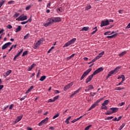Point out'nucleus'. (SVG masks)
<instances>
[{
    "label": "nucleus",
    "mask_w": 130,
    "mask_h": 130,
    "mask_svg": "<svg viewBox=\"0 0 130 130\" xmlns=\"http://www.w3.org/2000/svg\"><path fill=\"white\" fill-rule=\"evenodd\" d=\"M121 118H122V116H119L117 120V121H119V120H120V119H121Z\"/></svg>",
    "instance_id": "obj_52"
},
{
    "label": "nucleus",
    "mask_w": 130,
    "mask_h": 130,
    "mask_svg": "<svg viewBox=\"0 0 130 130\" xmlns=\"http://www.w3.org/2000/svg\"><path fill=\"white\" fill-rule=\"evenodd\" d=\"M102 71H103V68L102 67H101L98 69H97L96 70H95L92 74H91V75L88 77V78L86 80L85 83H86V84H88L89 82H91V80H92V78H93V77H94L95 75H97V74H99L100 72H102Z\"/></svg>",
    "instance_id": "obj_1"
},
{
    "label": "nucleus",
    "mask_w": 130,
    "mask_h": 130,
    "mask_svg": "<svg viewBox=\"0 0 130 130\" xmlns=\"http://www.w3.org/2000/svg\"><path fill=\"white\" fill-rule=\"evenodd\" d=\"M29 36H30V34H27L26 35H25L24 37V40H27V39L29 38Z\"/></svg>",
    "instance_id": "obj_29"
},
{
    "label": "nucleus",
    "mask_w": 130,
    "mask_h": 130,
    "mask_svg": "<svg viewBox=\"0 0 130 130\" xmlns=\"http://www.w3.org/2000/svg\"><path fill=\"white\" fill-rule=\"evenodd\" d=\"M71 118H72L71 116H69V118H68L65 121V122H66V123H67V124H69V123H70V119H71Z\"/></svg>",
    "instance_id": "obj_28"
},
{
    "label": "nucleus",
    "mask_w": 130,
    "mask_h": 130,
    "mask_svg": "<svg viewBox=\"0 0 130 130\" xmlns=\"http://www.w3.org/2000/svg\"><path fill=\"white\" fill-rule=\"evenodd\" d=\"M76 40H77V39H76V38L72 39L71 40H70L69 42H68L67 43H66L64 45L63 47L64 48V47H68V46H70V45H71V44L75 43V41H76Z\"/></svg>",
    "instance_id": "obj_4"
},
{
    "label": "nucleus",
    "mask_w": 130,
    "mask_h": 130,
    "mask_svg": "<svg viewBox=\"0 0 130 130\" xmlns=\"http://www.w3.org/2000/svg\"><path fill=\"white\" fill-rule=\"evenodd\" d=\"M7 28L8 29H12V28H13V26H12V25H11L10 24H8L7 25Z\"/></svg>",
    "instance_id": "obj_42"
},
{
    "label": "nucleus",
    "mask_w": 130,
    "mask_h": 130,
    "mask_svg": "<svg viewBox=\"0 0 130 130\" xmlns=\"http://www.w3.org/2000/svg\"><path fill=\"white\" fill-rule=\"evenodd\" d=\"M27 130H32V128L29 127H27Z\"/></svg>",
    "instance_id": "obj_64"
},
{
    "label": "nucleus",
    "mask_w": 130,
    "mask_h": 130,
    "mask_svg": "<svg viewBox=\"0 0 130 130\" xmlns=\"http://www.w3.org/2000/svg\"><path fill=\"white\" fill-rule=\"evenodd\" d=\"M26 97H27V95H25V96H24L21 98L20 99V101H22V100H24V99H25V98H26Z\"/></svg>",
    "instance_id": "obj_49"
},
{
    "label": "nucleus",
    "mask_w": 130,
    "mask_h": 130,
    "mask_svg": "<svg viewBox=\"0 0 130 130\" xmlns=\"http://www.w3.org/2000/svg\"><path fill=\"white\" fill-rule=\"evenodd\" d=\"M123 89H124V87H117L115 90L120 91V90H123Z\"/></svg>",
    "instance_id": "obj_35"
},
{
    "label": "nucleus",
    "mask_w": 130,
    "mask_h": 130,
    "mask_svg": "<svg viewBox=\"0 0 130 130\" xmlns=\"http://www.w3.org/2000/svg\"><path fill=\"white\" fill-rule=\"evenodd\" d=\"M122 83L123 82L122 81H121V82H120L119 84H116V86H120V85H121Z\"/></svg>",
    "instance_id": "obj_58"
},
{
    "label": "nucleus",
    "mask_w": 130,
    "mask_h": 130,
    "mask_svg": "<svg viewBox=\"0 0 130 130\" xmlns=\"http://www.w3.org/2000/svg\"><path fill=\"white\" fill-rule=\"evenodd\" d=\"M92 126V125H89L85 128L84 130H89L90 128Z\"/></svg>",
    "instance_id": "obj_40"
},
{
    "label": "nucleus",
    "mask_w": 130,
    "mask_h": 130,
    "mask_svg": "<svg viewBox=\"0 0 130 130\" xmlns=\"http://www.w3.org/2000/svg\"><path fill=\"white\" fill-rule=\"evenodd\" d=\"M109 103V100H105L103 104H102V106H105V105H108Z\"/></svg>",
    "instance_id": "obj_21"
},
{
    "label": "nucleus",
    "mask_w": 130,
    "mask_h": 130,
    "mask_svg": "<svg viewBox=\"0 0 130 130\" xmlns=\"http://www.w3.org/2000/svg\"><path fill=\"white\" fill-rule=\"evenodd\" d=\"M48 122V117H46L45 119L42 120L39 124V126H41L43 125V124H45L46 123H47Z\"/></svg>",
    "instance_id": "obj_7"
},
{
    "label": "nucleus",
    "mask_w": 130,
    "mask_h": 130,
    "mask_svg": "<svg viewBox=\"0 0 130 130\" xmlns=\"http://www.w3.org/2000/svg\"><path fill=\"white\" fill-rule=\"evenodd\" d=\"M10 45H12V43H11V42L7 43L2 46V49H3V50H4L6 49V48H8V47H9V46H10Z\"/></svg>",
    "instance_id": "obj_9"
},
{
    "label": "nucleus",
    "mask_w": 130,
    "mask_h": 130,
    "mask_svg": "<svg viewBox=\"0 0 130 130\" xmlns=\"http://www.w3.org/2000/svg\"><path fill=\"white\" fill-rule=\"evenodd\" d=\"M51 19V21L53 24L54 23H57L58 22H60L61 21V19L60 17H54V18H50Z\"/></svg>",
    "instance_id": "obj_5"
},
{
    "label": "nucleus",
    "mask_w": 130,
    "mask_h": 130,
    "mask_svg": "<svg viewBox=\"0 0 130 130\" xmlns=\"http://www.w3.org/2000/svg\"><path fill=\"white\" fill-rule=\"evenodd\" d=\"M88 30H89V27H84L80 31H88Z\"/></svg>",
    "instance_id": "obj_27"
},
{
    "label": "nucleus",
    "mask_w": 130,
    "mask_h": 130,
    "mask_svg": "<svg viewBox=\"0 0 130 130\" xmlns=\"http://www.w3.org/2000/svg\"><path fill=\"white\" fill-rule=\"evenodd\" d=\"M124 104H125V103L122 102V103L119 104V105H120V106H122L123 105H124Z\"/></svg>",
    "instance_id": "obj_50"
},
{
    "label": "nucleus",
    "mask_w": 130,
    "mask_h": 130,
    "mask_svg": "<svg viewBox=\"0 0 130 130\" xmlns=\"http://www.w3.org/2000/svg\"><path fill=\"white\" fill-rule=\"evenodd\" d=\"M76 121H77V120H76V119H75L74 120L72 121L71 122H72V123H75V122H76Z\"/></svg>",
    "instance_id": "obj_59"
},
{
    "label": "nucleus",
    "mask_w": 130,
    "mask_h": 130,
    "mask_svg": "<svg viewBox=\"0 0 130 130\" xmlns=\"http://www.w3.org/2000/svg\"><path fill=\"white\" fill-rule=\"evenodd\" d=\"M124 54H126V51H124V52H122V53H120L119 54V56H120V57L123 56V55H124Z\"/></svg>",
    "instance_id": "obj_30"
},
{
    "label": "nucleus",
    "mask_w": 130,
    "mask_h": 130,
    "mask_svg": "<svg viewBox=\"0 0 130 130\" xmlns=\"http://www.w3.org/2000/svg\"><path fill=\"white\" fill-rule=\"evenodd\" d=\"M22 30V27L21 25H18V27L16 28L15 32L16 33H18V32H20Z\"/></svg>",
    "instance_id": "obj_20"
},
{
    "label": "nucleus",
    "mask_w": 130,
    "mask_h": 130,
    "mask_svg": "<svg viewBox=\"0 0 130 130\" xmlns=\"http://www.w3.org/2000/svg\"><path fill=\"white\" fill-rule=\"evenodd\" d=\"M111 110H112L113 113H115V112H117L118 111V108H111Z\"/></svg>",
    "instance_id": "obj_18"
},
{
    "label": "nucleus",
    "mask_w": 130,
    "mask_h": 130,
    "mask_svg": "<svg viewBox=\"0 0 130 130\" xmlns=\"http://www.w3.org/2000/svg\"><path fill=\"white\" fill-rule=\"evenodd\" d=\"M22 118H23V115L18 116L15 121V123L19 122V121H20V120H21V119H22Z\"/></svg>",
    "instance_id": "obj_14"
},
{
    "label": "nucleus",
    "mask_w": 130,
    "mask_h": 130,
    "mask_svg": "<svg viewBox=\"0 0 130 130\" xmlns=\"http://www.w3.org/2000/svg\"><path fill=\"white\" fill-rule=\"evenodd\" d=\"M86 89H88V90L90 91V90H92V89H94V87L92 85H89L87 87H86Z\"/></svg>",
    "instance_id": "obj_25"
},
{
    "label": "nucleus",
    "mask_w": 130,
    "mask_h": 130,
    "mask_svg": "<svg viewBox=\"0 0 130 130\" xmlns=\"http://www.w3.org/2000/svg\"><path fill=\"white\" fill-rule=\"evenodd\" d=\"M49 129L53 130V129H54V127H53V126H51L49 127Z\"/></svg>",
    "instance_id": "obj_63"
},
{
    "label": "nucleus",
    "mask_w": 130,
    "mask_h": 130,
    "mask_svg": "<svg viewBox=\"0 0 130 130\" xmlns=\"http://www.w3.org/2000/svg\"><path fill=\"white\" fill-rule=\"evenodd\" d=\"M13 107H14V105L13 104H11L9 107V109L12 110L13 109Z\"/></svg>",
    "instance_id": "obj_47"
},
{
    "label": "nucleus",
    "mask_w": 130,
    "mask_h": 130,
    "mask_svg": "<svg viewBox=\"0 0 130 130\" xmlns=\"http://www.w3.org/2000/svg\"><path fill=\"white\" fill-rule=\"evenodd\" d=\"M15 1H10L8 3V5H13V3H14Z\"/></svg>",
    "instance_id": "obj_41"
},
{
    "label": "nucleus",
    "mask_w": 130,
    "mask_h": 130,
    "mask_svg": "<svg viewBox=\"0 0 130 130\" xmlns=\"http://www.w3.org/2000/svg\"><path fill=\"white\" fill-rule=\"evenodd\" d=\"M91 96H92V97H94V96H95V95H96V92H94L93 94H92V92L90 93Z\"/></svg>",
    "instance_id": "obj_46"
},
{
    "label": "nucleus",
    "mask_w": 130,
    "mask_h": 130,
    "mask_svg": "<svg viewBox=\"0 0 130 130\" xmlns=\"http://www.w3.org/2000/svg\"><path fill=\"white\" fill-rule=\"evenodd\" d=\"M104 54V51L100 53L98 56L95 57L96 59H99L101 57H102V55Z\"/></svg>",
    "instance_id": "obj_15"
},
{
    "label": "nucleus",
    "mask_w": 130,
    "mask_h": 130,
    "mask_svg": "<svg viewBox=\"0 0 130 130\" xmlns=\"http://www.w3.org/2000/svg\"><path fill=\"white\" fill-rule=\"evenodd\" d=\"M58 98H59V96H58V95L54 97L53 99H54V101H55V100H57Z\"/></svg>",
    "instance_id": "obj_44"
},
{
    "label": "nucleus",
    "mask_w": 130,
    "mask_h": 130,
    "mask_svg": "<svg viewBox=\"0 0 130 130\" xmlns=\"http://www.w3.org/2000/svg\"><path fill=\"white\" fill-rule=\"evenodd\" d=\"M58 116H59V113H57L56 115H55V116H54L53 117V119H55V118L58 117Z\"/></svg>",
    "instance_id": "obj_38"
},
{
    "label": "nucleus",
    "mask_w": 130,
    "mask_h": 130,
    "mask_svg": "<svg viewBox=\"0 0 130 130\" xmlns=\"http://www.w3.org/2000/svg\"><path fill=\"white\" fill-rule=\"evenodd\" d=\"M92 71V69H89L87 70H86L82 75V76H81L80 80L81 81H82V80H83V79H84V78H85V77H86V76H88V75L89 74V73H90V72H91Z\"/></svg>",
    "instance_id": "obj_6"
},
{
    "label": "nucleus",
    "mask_w": 130,
    "mask_h": 130,
    "mask_svg": "<svg viewBox=\"0 0 130 130\" xmlns=\"http://www.w3.org/2000/svg\"><path fill=\"white\" fill-rule=\"evenodd\" d=\"M5 3H6V1L5 0H2L1 2H0V8H2V7H3V5H4V4H5Z\"/></svg>",
    "instance_id": "obj_31"
},
{
    "label": "nucleus",
    "mask_w": 130,
    "mask_h": 130,
    "mask_svg": "<svg viewBox=\"0 0 130 130\" xmlns=\"http://www.w3.org/2000/svg\"><path fill=\"white\" fill-rule=\"evenodd\" d=\"M3 88H4V85H0V91L1 90H2Z\"/></svg>",
    "instance_id": "obj_60"
},
{
    "label": "nucleus",
    "mask_w": 130,
    "mask_h": 130,
    "mask_svg": "<svg viewBox=\"0 0 130 130\" xmlns=\"http://www.w3.org/2000/svg\"><path fill=\"white\" fill-rule=\"evenodd\" d=\"M113 113L112 112V110H111V108H110L109 110H108L106 113H105V114L106 115H110V114H112Z\"/></svg>",
    "instance_id": "obj_19"
},
{
    "label": "nucleus",
    "mask_w": 130,
    "mask_h": 130,
    "mask_svg": "<svg viewBox=\"0 0 130 130\" xmlns=\"http://www.w3.org/2000/svg\"><path fill=\"white\" fill-rule=\"evenodd\" d=\"M125 126V123H123L119 128V130H121L122 129V128H123V127H124V126Z\"/></svg>",
    "instance_id": "obj_32"
},
{
    "label": "nucleus",
    "mask_w": 130,
    "mask_h": 130,
    "mask_svg": "<svg viewBox=\"0 0 130 130\" xmlns=\"http://www.w3.org/2000/svg\"><path fill=\"white\" fill-rule=\"evenodd\" d=\"M91 5H87L86 7H85V10L86 11H88V10H90V9H91Z\"/></svg>",
    "instance_id": "obj_34"
},
{
    "label": "nucleus",
    "mask_w": 130,
    "mask_h": 130,
    "mask_svg": "<svg viewBox=\"0 0 130 130\" xmlns=\"http://www.w3.org/2000/svg\"><path fill=\"white\" fill-rule=\"evenodd\" d=\"M20 16V13H15L14 15V18H18Z\"/></svg>",
    "instance_id": "obj_39"
},
{
    "label": "nucleus",
    "mask_w": 130,
    "mask_h": 130,
    "mask_svg": "<svg viewBox=\"0 0 130 130\" xmlns=\"http://www.w3.org/2000/svg\"><path fill=\"white\" fill-rule=\"evenodd\" d=\"M32 21V19H31V17H30V18L27 20L26 21H22L21 22V24L22 25H25V24H27V23H28V22H29V23H31V22Z\"/></svg>",
    "instance_id": "obj_16"
},
{
    "label": "nucleus",
    "mask_w": 130,
    "mask_h": 130,
    "mask_svg": "<svg viewBox=\"0 0 130 130\" xmlns=\"http://www.w3.org/2000/svg\"><path fill=\"white\" fill-rule=\"evenodd\" d=\"M27 54H28V51H25L23 53L22 56H26Z\"/></svg>",
    "instance_id": "obj_33"
},
{
    "label": "nucleus",
    "mask_w": 130,
    "mask_h": 130,
    "mask_svg": "<svg viewBox=\"0 0 130 130\" xmlns=\"http://www.w3.org/2000/svg\"><path fill=\"white\" fill-rule=\"evenodd\" d=\"M104 35H111V31H107L104 33Z\"/></svg>",
    "instance_id": "obj_36"
},
{
    "label": "nucleus",
    "mask_w": 130,
    "mask_h": 130,
    "mask_svg": "<svg viewBox=\"0 0 130 130\" xmlns=\"http://www.w3.org/2000/svg\"><path fill=\"white\" fill-rule=\"evenodd\" d=\"M51 5V3H48V4L47 5V7L49 9H50V6Z\"/></svg>",
    "instance_id": "obj_45"
},
{
    "label": "nucleus",
    "mask_w": 130,
    "mask_h": 130,
    "mask_svg": "<svg viewBox=\"0 0 130 130\" xmlns=\"http://www.w3.org/2000/svg\"><path fill=\"white\" fill-rule=\"evenodd\" d=\"M104 100V98H101L99 100H98L89 109L88 111H90V110H91V109H93L94 108H95L96 107V106H97V105H98V103H99L100 102H101V101Z\"/></svg>",
    "instance_id": "obj_2"
},
{
    "label": "nucleus",
    "mask_w": 130,
    "mask_h": 130,
    "mask_svg": "<svg viewBox=\"0 0 130 130\" xmlns=\"http://www.w3.org/2000/svg\"><path fill=\"white\" fill-rule=\"evenodd\" d=\"M43 41L40 40L38 41L36 44H35V46L34 47V49H36L37 47H39L40 46V44L42 43Z\"/></svg>",
    "instance_id": "obj_10"
},
{
    "label": "nucleus",
    "mask_w": 130,
    "mask_h": 130,
    "mask_svg": "<svg viewBox=\"0 0 130 130\" xmlns=\"http://www.w3.org/2000/svg\"><path fill=\"white\" fill-rule=\"evenodd\" d=\"M54 99L52 100V99H50L49 100V102H50V103H51V102H54Z\"/></svg>",
    "instance_id": "obj_48"
},
{
    "label": "nucleus",
    "mask_w": 130,
    "mask_h": 130,
    "mask_svg": "<svg viewBox=\"0 0 130 130\" xmlns=\"http://www.w3.org/2000/svg\"><path fill=\"white\" fill-rule=\"evenodd\" d=\"M98 29H95V30H94L92 33H91V34L93 35H94V34H95V32H97V30H98Z\"/></svg>",
    "instance_id": "obj_56"
},
{
    "label": "nucleus",
    "mask_w": 130,
    "mask_h": 130,
    "mask_svg": "<svg viewBox=\"0 0 130 130\" xmlns=\"http://www.w3.org/2000/svg\"><path fill=\"white\" fill-rule=\"evenodd\" d=\"M116 36H117V34H115L112 36H107V38H110V39L114 38V37H116Z\"/></svg>",
    "instance_id": "obj_24"
},
{
    "label": "nucleus",
    "mask_w": 130,
    "mask_h": 130,
    "mask_svg": "<svg viewBox=\"0 0 130 130\" xmlns=\"http://www.w3.org/2000/svg\"><path fill=\"white\" fill-rule=\"evenodd\" d=\"M30 8H31V6H27L25 8V10H26V11H28V10H30Z\"/></svg>",
    "instance_id": "obj_51"
},
{
    "label": "nucleus",
    "mask_w": 130,
    "mask_h": 130,
    "mask_svg": "<svg viewBox=\"0 0 130 130\" xmlns=\"http://www.w3.org/2000/svg\"><path fill=\"white\" fill-rule=\"evenodd\" d=\"M81 89H82V87H80L76 91H74V93L70 95V98H72V97H74V96H75L76 95V94H77V93H79V92H80V91H81Z\"/></svg>",
    "instance_id": "obj_13"
},
{
    "label": "nucleus",
    "mask_w": 130,
    "mask_h": 130,
    "mask_svg": "<svg viewBox=\"0 0 130 130\" xmlns=\"http://www.w3.org/2000/svg\"><path fill=\"white\" fill-rule=\"evenodd\" d=\"M119 69H120V68L119 67H117L116 69H115V70L110 71L108 76H107V79H108V78H109V77H111V76H112V75H115L117 74V73H118V70H119Z\"/></svg>",
    "instance_id": "obj_3"
},
{
    "label": "nucleus",
    "mask_w": 130,
    "mask_h": 130,
    "mask_svg": "<svg viewBox=\"0 0 130 130\" xmlns=\"http://www.w3.org/2000/svg\"><path fill=\"white\" fill-rule=\"evenodd\" d=\"M107 25H109V21H102L101 24V27H104V26H107Z\"/></svg>",
    "instance_id": "obj_12"
},
{
    "label": "nucleus",
    "mask_w": 130,
    "mask_h": 130,
    "mask_svg": "<svg viewBox=\"0 0 130 130\" xmlns=\"http://www.w3.org/2000/svg\"><path fill=\"white\" fill-rule=\"evenodd\" d=\"M45 79H46V76H43L40 78V81H41V82H43V81H44V80H45Z\"/></svg>",
    "instance_id": "obj_26"
},
{
    "label": "nucleus",
    "mask_w": 130,
    "mask_h": 130,
    "mask_svg": "<svg viewBox=\"0 0 130 130\" xmlns=\"http://www.w3.org/2000/svg\"><path fill=\"white\" fill-rule=\"evenodd\" d=\"M101 109H104L105 110H107V109H108L107 106H103L102 107H101Z\"/></svg>",
    "instance_id": "obj_37"
},
{
    "label": "nucleus",
    "mask_w": 130,
    "mask_h": 130,
    "mask_svg": "<svg viewBox=\"0 0 130 130\" xmlns=\"http://www.w3.org/2000/svg\"><path fill=\"white\" fill-rule=\"evenodd\" d=\"M36 66V64L33 63L29 68H28L27 71H28V72H30V71H31V70H32V69H33V68H34Z\"/></svg>",
    "instance_id": "obj_23"
},
{
    "label": "nucleus",
    "mask_w": 130,
    "mask_h": 130,
    "mask_svg": "<svg viewBox=\"0 0 130 130\" xmlns=\"http://www.w3.org/2000/svg\"><path fill=\"white\" fill-rule=\"evenodd\" d=\"M71 86H72V83H70L69 84L65 86L63 88L64 91H67L68 89H70V88L71 87Z\"/></svg>",
    "instance_id": "obj_17"
},
{
    "label": "nucleus",
    "mask_w": 130,
    "mask_h": 130,
    "mask_svg": "<svg viewBox=\"0 0 130 130\" xmlns=\"http://www.w3.org/2000/svg\"><path fill=\"white\" fill-rule=\"evenodd\" d=\"M4 31H5V30L4 29H2L0 30V34H2V33H3L4 32Z\"/></svg>",
    "instance_id": "obj_62"
},
{
    "label": "nucleus",
    "mask_w": 130,
    "mask_h": 130,
    "mask_svg": "<svg viewBox=\"0 0 130 130\" xmlns=\"http://www.w3.org/2000/svg\"><path fill=\"white\" fill-rule=\"evenodd\" d=\"M29 92H31V90H30V89L29 88L27 91H26L25 94H28V93H29Z\"/></svg>",
    "instance_id": "obj_53"
},
{
    "label": "nucleus",
    "mask_w": 130,
    "mask_h": 130,
    "mask_svg": "<svg viewBox=\"0 0 130 130\" xmlns=\"http://www.w3.org/2000/svg\"><path fill=\"white\" fill-rule=\"evenodd\" d=\"M48 21H49V22H47V23H43V25L45 27H48V26H50V25H52V22L51 21V19H50V18H48Z\"/></svg>",
    "instance_id": "obj_11"
},
{
    "label": "nucleus",
    "mask_w": 130,
    "mask_h": 130,
    "mask_svg": "<svg viewBox=\"0 0 130 130\" xmlns=\"http://www.w3.org/2000/svg\"><path fill=\"white\" fill-rule=\"evenodd\" d=\"M112 118H113V116H110V117H108L107 118V120H109L110 119H112Z\"/></svg>",
    "instance_id": "obj_43"
},
{
    "label": "nucleus",
    "mask_w": 130,
    "mask_h": 130,
    "mask_svg": "<svg viewBox=\"0 0 130 130\" xmlns=\"http://www.w3.org/2000/svg\"><path fill=\"white\" fill-rule=\"evenodd\" d=\"M84 60L85 61H87L88 60V58L87 57H84L83 58Z\"/></svg>",
    "instance_id": "obj_61"
},
{
    "label": "nucleus",
    "mask_w": 130,
    "mask_h": 130,
    "mask_svg": "<svg viewBox=\"0 0 130 130\" xmlns=\"http://www.w3.org/2000/svg\"><path fill=\"white\" fill-rule=\"evenodd\" d=\"M59 93H60L59 90H55V94H59Z\"/></svg>",
    "instance_id": "obj_54"
},
{
    "label": "nucleus",
    "mask_w": 130,
    "mask_h": 130,
    "mask_svg": "<svg viewBox=\"0 0 130 130\" xmlns=\"http://www.w3.org/2000/svg\"><path fill=\"white\" fill-rule=\"evenodd\" d=\"M96 60L97 59L95 58H94L92 60L91 62H95V61H96Z\"/></svg>",
    "instance_id": "obj_55"
},
{
    "label": "nucleus",
    "mask_w": 130,
    "mask_h": 130,
    "mask_svg": "<svg viewBox=\"0 0 130 130\" xmlns=\"http://www.w3.org/2000/svg\"><path fill=\"white\" fill-rule=\"evenodd\" d=\"M12 73V70H9L7 72H6L5 73H4V77H8Z\"/></svg>",
    "instance_id": "obj_22"
},
{
    "label": "nucleus",
    "mask_w": 130,
    "mask_h": 130,
    "mask_svg": "<svg viewBox=\"0 0 130 130\" xmlns=\"http://www.w3.org/2000/svg\"><path fill=\"white\" fill-rule=\"evenodd\" d=\"M27 17L26 15H21L18 18L16 19V21H25V20H27Z\"/></svg>",
    "instance_id": "obj_8"
},
{
    "label": "nucleus",
    "mask_w": 130,
    "mask_h": 130,
    "mask_svg": "<svg viewBox=\"0 0 130 130\" xmlns=\"http://www.w3.org/2000/svg\"><path fill=\"white\" fill-rule=\"evenodd\" d=\"M23 52V49H20V51L19 52L18 54L21 55V53Z\"/></svg>",
    "instance_id": "obj_57"
}]
</instances>
